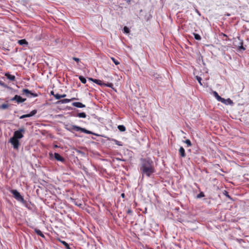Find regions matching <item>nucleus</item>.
Here are the masks:
<instances>
[{"label": "nucleus", "mask_w": 249, "mask_h": 249, "mask_svg": "<svg viewBox=\"0 0 249 249\" xmlns=\"http://www.w3.org/2000/svg\"><path fill=\"white\" fill-rule=\"evenodd\" d=\"M140 169L142 172V176L145 175L148 177H150L155 172V169L153 166V162L149 158L141 159Z\"/></svg>", "instance_id": "1"}, {"label": "nucleus", "mask_w": 249, "mask_h": 249, "mask_svg": "<svg viewBox=\"0 0 249 249\" xmlns=\"http://www.w3.org/2000/svg\"><path fill=\"white\" fill-rule=\"evenodd\" d=\"M10 192L13 195L14 197L17 201L21 202L24 205H26L27 203L26 201L24 199L23 197L17 190H11Z\"/></svg>", "instance_id": "2"}, {"label": "nucleus", "mask_w": 249, "mask_h": 249, "mask_svg": "<svg viewBox=\"0 0 249 249\" xmlns=\"http://www.w3.org/2000/svg\"><path fill=\"white\" fill-rule=\"evenodd\" d=\"M25 132V129L24 128H21L19 129L18 130H16L14 132L13 136L12 138H15L17 140H19L23 137V133Z\"/></svg>", "instance_id": "3"}, {"label": "nucleus", "mask_w": 249, "mask_h": 249, "mask_svg": "<svg viewBox=\"0 0 249 249\" xmlns=\"http://www.w3.org/2000/svg\"><path fill=\"white\" fill-rule=\"evenodd\" d=\"M9 142L11 143L13 148L16 150H18L19 147L20 146L19 141L18 140H17L15 138L11 137Z\"/></svg>", "instance_id": "4"}, {"label": "nucleus", "mask_w": 249, "mask_h": 249, "mask_svg": "<svg viewBox=\"0 0 249 249\" xmlns=\"http://www.w3.org/2000/svg\"><path fill=\"white\" fill-rule=\"evenodd\" d=\"M22 94H25L26 96L29 98L34 97H36L38 96V94L36 93L33 92L32 91L27 89H24L22 90Z\"/></svg>", "instance_id": "5"}, {"label": "nucleus", "mask_w": 249, "mask_h": 249, "mask_svg": "<svg viewBox=\"0 0 249 249\" xmlns=\"http://www.w3.org/2000/svg\"><path fill=\"white\" fill-rule=\"evenodd\" d=\"M65 128L71 132H73V130L76 131H80V127L75 125H65Z\"/></svg>", "instance_id": "6"}, {"label": "nucleus", "mask_w": 249, "mask_h": 249, "mask_svg": "<svg viewBox=\"0 0 249 249\" xmlns=\"http://www.w3.org/2000/svg\"><path fill=\"white\" fill-rule=\"evenodd\" d=\"M11 101H16L18 104L23 103L26 100V98H23L19 95H16L11 100Z\"/></svg>", "instance_id": "7"}, {"label": "nucleus", "mask_w": 249, "mask_h": 249, "mask_svg": "<svg viewBox=\"0 0 249 249\" xmlns=\"http://www.w3.org/2000/svg\"><path fill=\"white\" fill-rule=\"evenodd\" d=\"M54 158L56 160L61 161L62 162H64L65 161V159L57 153H54Z\"/></svg>", "instance_id": "8"}, {"label": "nucleus", "mask_w": 249, "mask_h": 249, "mask_svg": "<svg viewBox=\"0 0 249 249\" xmlns=\"http://www.w3.org/2000/svg\"><path fill=\"white\" fill-rule=\"evenodd\" d=\"M221 103H224L227 105H230L232 106L234 104L233 101L230 98H228L227 99L223 98V100L221 101Z\"/></svg>", "instance_id": "9"}, {"label": "nucleus", "mask_w": 249, "mask_h": 249, "mask_svg": "<svg viewBox=\"0 0 249 249\" xmlns=\"http://www.w3.org/2000/svg\"><path fill=\"white\" fill-rule=\"evenodd\" d=\"M75 99H76L75 98H72L71 99H62V100H60L58 101L57 102V103L59 104H66V103L70 102L71 101H72V100H75Z\"/></svg>", "instance_id": "10"}, {"label": "nucleus", "mask_w": 249, "mask_h": 249, "mask_svg": "<svg viewBox=\"0 0 249 249\" xmlns=\"http://www.w3.org/2000/svg\"><path fill=\"white\" fill-rule=\"evenodd\" d=\"M72 105L75 107L78 108H83L86 107L85 105L83 104L81 102H73L72 103Z\"/></svg>", "instance_id": "11"}, {"label": "nucleus", "mask_w": 249, "mask_h": 249, "mask_svg": "<svg viewBox=\"0 0 249 249\" xmlns=\"http://www.w3.org/2000/svg\"><path fill=\"white\" fill-rule=\"evenodd\" d=\"M178 152H179V155L182 158H184L186 156V153L185 152V150L183 147H182V146L180 147Z\"/></svg>", "instance_id": "12"}, {"label": "nucleus", "mask_w": 249, "mask_h": 249, "mask_svg": "<svg viewBox=\"0 0 249 249\" xmlns=\"http://www.w3.org/2000/svg\"><path fill=\"white\" fill-rule=\"evenodd\" d=\"M80 131H81L82 132L85 133L86 134H93V135H97V134L92 132L91 131L87 130L86 129H85L84 128L81 127H80Z\"/></svg>", "instance_id": "13"}, {"label": "nucleus", "mask_w": 249, "mask_h": 249, "mask_svg": "<svg viewBox=\"0 0 249 249\" xmlns=\"http://www.w3.org/2000/svg\"><path fill=\"white\" fill-rule=\"evenodd\" d=\"M5 76H6L7 79L9 80L14 81L15 80L16 77L14 75L10 74L9 73L7 72L5 74Z\"/></svg>", "instance_id": "14"}, {"label": "nucleus", "mask_w": 249, "mask_h": 249, "mask_svg": "<svg viewBox=\"0 0 249 249\" xmlns=\"http://www.w3.org/2000/svg\"><path fill=\"white\" fill-rule=\"evenodd\" d=\"M213 95L219 102H221V101L223 100V98L220 96L216 91H213Z\"/></svg>", "instance_id": "15"}, {"label": "nucleus", "mask_w": 249, "mask_h": 249, "mask_svg": "<svg viewBox=\"0 0 249 249\" xmlns=\"http://www.w3.org/2000/svg\"><path fill=\"white\" fill-rule=\"evenodd\" d=\"M73 116L82 118H85L87 117V115L85 112L78 113L76 115H73Z\"/></svg>", "instance_id": "16"}, {"label": "nucleus", "mask_w": 249, "mask_h": 249, "mask_svg": "<svg viewBox=\"0 0 249 249\" xmlns=\"http://www.w3.org/2000/svg\"><path fill=\"white\" fill-rule=\"evenodd\" d=\"M18 43L20 45L27 46L28 44V42L25 39H20L18 41Z\"/></svg>", "instance_id": "17"}, {"label": "nucleus", "mask_w": 249, "mask_h": 249, "mask_svg": "<svg viewBox=\"0 0 249 249\" xmlns=\"http://www.w3.org/2000/svg\"><path fill=\"white\" fill-rule=\"evenodd\" d=\"M35 232L38 235L42 237H45L44 235L42 233L41 231L39 230V229H37L36 228L35 229Z\"/></svg>", "instance_id": "18"}, {"label": "nucleus", "mask_w": 249, "mask_h": 249, "mask_svg": "<svg viewBox=\"0 0 249 249\" xmlns=\"http://www.w3.org/2000/svg\"><path fill=\"white\" fill-rule=\"evenodd\" d=\"M93 82L96 83V84L98 85H100V86H104V83L100 80H98V79H95V81H93Z\"/></svg>", "instance_id": "19"}, {"label": "nucleus", "mask_w": 249, "mask_h": 249, "mask_svg": "<svg viewBox=\"0 0 249 249\" xmlns=\"http://www.w3.org/2000/svg\"><path fill=\"white\" fill-rule=\"evenodd\" d=\"M60 242L65 246L66 249H71L69 245L65 241H60Z\"/></svg>", "instance_id": "20"}, {"label": "nucleus", "mask_w": 249, "mask_h": 249, "mask_svg": "<svg viewBox=\"0 0 249 249\" xmlns=\"http://www.w3.org/2000/svg\"><path fill=\"white\" fill-rule=\"evenodd\" d=\"M239 49L243 51L246 50V48L243 46V41L242 40H241L239 43Z\"/></svg>", "instance_id": "21"}, {"label": "nucleus", "mask_w": 249, "mask_h": 249, "mask_svg": "<svg viewBox=\"0 0 249 249\" xmlns=\"http://www.w3.org/2000/svg\"><path fill=\"white\" fill-rule=\"evenodd\" d=\"M118 128L121 132H124L126 130L125 127L124 125H118Z\"/></svg>", "instance_id": "22"}, {"label": "nucleus", "mask_w": 249, "mask_h": 249, "mask_svg": "<svg viewBox=\"0 0 249 249\" xmlns=\"http://www.w3.org/2000/svg\"><path fill=\"white\" fill-rule=\"evenodd\" d=\"M79 79L80 81L81 82V83H82L83 84L86 83L87 80H86V78L84 77H83V76H79Z\"/></svg>", "instance_id": "23"}, {"label": "nucleus", "mask_w": 249, "mask_h": 249, "mask_svg": "<svg viewBox=\"0 0 249 249\" xmlns=\"http://www.w3.org/2000/svg\"><path fill=\"white\" fill-rule=\"evenodd\" d=\"M194 38L197 40H200L201 39L200 36L196 33L193 34Z\"/></svg>", "instance_id": "24"}, {"label": "nucleus", "mask_w": 249, "mask_h": 249, "mask_svg": "<svg viewBox=\"0 0 249 249\" xmlns=\"http://www.w3.org/2000/svg\"><path fill=\"white\" fill-rule=\"evenodd\" d=\"M37 110L36 109H34L32 111H31L30 113H29L30 117H32L36 115L37 113Z\"/></svg>", "instance_id": "25"}, {"label": "nucleus", "mask_w": 249, "mask_h": 249, "mask_svg": "<svg viewBox=\"0 0 249 249\" xmlns=\"http://www.w3.org/2000/svg\"><path fill=\"white\" fill-rule=\"evenodd\" d=\"M123 31L124 33L125 34H128L130 32V30L127 26H124V27Z\"/></svg>", "instance_id": "26"}, {"label": "nucleus", "mask_w": 249, "mask_h": 249, "mask_svg": "<svg viewBox=\"0 0 249 249\" xmlns=\"http://www.w3.org/2000/svg\"><path fill=\"white\" fill-rule=\"evenodd\" d=\"M104 86L112 88L113 86V84L111 83H107V84L104 83Z\"/></svg>", "instance_id": "27"}, {"label": "nucleus", "mask_w": 249, "mask_h": 249, "mask_svg": "<svg viewBox=\"0 0 249 249\" xmlns=\"http://www.w3.org/2000/svg\"><path fill=\"white\" fill-rule=\"evenodd\" d=\"M184 142L187 144V145H188V146H191L192 145V143H191V142L190 141V140L189 139H187L185 141H184Z\"/></svg>", "instance_id": "28"}, {"label": "nucleus", "mask_w": 249, "mask_h": 249, "mask_svg": "<svg viewBox=\"0 0 249 249\" xmlns=\"http://www.w3.org/2000/svg\"><path fill=\"white\" fill-rule=\"evenodd\" d=\"M196 79L197 80V81L198 82V83H199V84L202 86V84L201 83V80H202V78H201V77L199 76H196Z\"/></svg>", "instance_id": "29"}, {"label": "nucleus", "mask_w": 249, "mask_h": 249, "mask_svg": "<svg viewBox=\"0 0 249 249\" xmlns=\"http://www.w3.org/2000/svg\"><path fill=\"white\" fill-rule=\"evenodd\" d=\"M113 141L115 142L116 144H117L118 145H119V146H122L123 145L122 142H121L120 141H117L116 140H115V139H113Z\"/></svg>", "instance_id": "30"}, {"label": "nucleus", "mask_w": 249, "mask_h": 249, "mask_svg": "<svg viewBox=\"0 0 249 249\" xmlns=\"http://www.w3.org/2000/svg\"><path fill=\"white\" fill-rule=\"evenodd\" d=\"M204 196H205V195H204V193H203V192H201L199 194H198V195H197V196H196V197H197V198H201V197H204Z\"/></svg>", "instance_id": "31"}, {"label": "nucleus", "mask_w": 249, "mask_h": 249, "mask_svg": "<svg viewBox=\"0 0 249 249\" xmlns=\"http://www.w3.org/2000/svg\"><path fill=\"white\" fill-rule=\"evenodd\" d=\"M8 107V105L7 104H3L0 107V108H2L3 109H6Z\"/></svg>", "instance_id": "32"}, {"label": "nucleus", "mask_w": 249, "mask_h": 249, "mask_svg": "<svg viewBox=\"0 0 249 249\" xmlns=\"http://www.w3.org/2000/svg\"><path fill=\"white\" fill-rule=\"evenodd\" d=\"M111 59L116 65H118L120 64V62L114 57H111Z\"/></svg>", "instance_id": "33"}, {"label": "nucleus", "mask_w": 249, "mask_h": 249, "mask_svg": "<svg viewBox=\"0 0 249 249\" xmlns=\"http://www.w3.org/2000/svg\"><path fill=\"white\" fill-rule=\"evenodd\" d=\"M0 85L1 86H2V87L5 88H8V86L1 81H0Z\"/></svg>", "instance_id": "34"}, {"label": "nucleus", "mask_w": 249, "mask_h": 249, "mask_svg": "<svg viewBox=\"0 0 249 249\" xmlns=\"http://www.w3.org/2000/svg\"><path fill=\"white\" fill-rule=\"evenodd\" d=\"M27 117H30L29 114H24L19 117V119H22Z\"/></svg>", "instance_id": "35"}, {"label": "nucleus", "mask_w": 249, "mask_h": 249, "mask_svg": "<svg viewBox=\"0 0 249 249\" xmlns=\"http://www.w3.org/2000/svg\"><path fill=\"white\" fill-rule=\"evenodd\" d=\"M224 195L225 196H226L227 197H228L229 198L231 199V196L228 194V192L226 191H225L223 193Z\"/></svg>", "instance_id": "36"}, {"label": "nucleus", "mask_w": 249, "mask_h": 249, "mask_svg": "<svg viewBox=\"0 0 249 249\" xmlns=\"http://www.w3.org/2000/svg\"><path fill=\"white\" fill-rule=\"evenodd\" d=\"M54 97L56 99H61L60 95L58 93L55 94V95H54Z\"/></svg>", "instance_id": "37"}, {"label": "nucleus", "mask_w": 249, "mask_h": 249, "mask_svg": "<svg viewBox=\"0 0 249 249\" xmlns=\"http://www.w3.org/2000/svg\"><path fill=\"white\" fill-rule=\"evenodd\" d=\"M72 59L74 60V61H75L77 62H78L80 61V59L78 58H77V57H73L72 58Z\"/></svg>", "instance_id": "38"}, {"label": "nucleus", "mask_w": 249, "mask_h": 249, "mask_svg": "<svg viewBox=\"0 0 249 249\" xmlns=\"http://www.w3.org/2000/svg\"><path fill=\"white\" fill-rule=\"evenodd\" d=\"M127 213L128 214H131L132 213V211L130 209H128L127 211Z\"/></svg>", "instance_id": "39"}, {"label": "nucleus", "mask_w": 249, "mask_h": 249, "mask_svg": "<svg viewBox=\"0 0 249 249\" xmlns=\"http://www.w3.org/2000/svg\"><path fill=\"white\" fill-rule=\"evenodd\" d=\"M78 152L82 156H84L85 155L84 152H83L82 151H81L79 150V151H78Z\"/></svg>", "instance_id": "40"}, {"label": "nucleus", "mask_w": 249, "mask_h": 249, "mask_svg": "<svg viewBox=\"0 0 249 249\" xmlns=\"http://www.w3.org/2000/svg\"><path fill=\"white\" fill-rule=\"evenodd\" d=\"M196 13L199 16H201V14L200 13V12L197 10V9H196Z\"/></svg>", "instance_id": "41"}, {"label": "nucleus", "mask_w": 249, "mask_h": 249, "mask_svg": "<svg viewBox=\"0 0 249 249\" xmlns=\"http://www.w3.org/2000/svg\"><path fill=\"white\" fill-rule=\"evenodd\" d=\"M88 79H89V81H91L93 82V81H95V79H93V78H90H90H88Z\"/></svg>", "instance_id": "42"}, {"label": "nucleus", "mask_w": 249, "mask_h": 249, "mask_svg": "<svg viewBox=\"0 0 249 249\" xmlns=\"http://www.w3.org/2000/svg\"><path fill=\"white\" fill-rule=\"evenodd\" d=\"M60 96H61V98H64V97H65L66 96V94H63L62 95H60Z\"/></svg>", "instance_id": "43"}, {"label": "nucleus", "mask_w": 249, "mask_h": 249, "mask_svg": "<svg viewBox=\"0 0 249 249\" xmlns=\"http://www.w3.org/2000/svg\"><path fill=\"white\" fill-rule=\"evenodd\" d=\"M221 36H223L224 37H228V36L226 35H225V34H223V33L221 34Z\"/></svg>", "instance_id": "44"}, {"label": "nucleus", "mask_w": 249, "mask_h": 249, "mask_svg": "<svg viewBox=\"0 0 249 249\" xmlns=\"http://www.w3.org/2000/svg\"><path fill=\"white\" fill-rule=\"evenodd\" d=\"M121 196L123 197V198H124L125 197V195L124 193H123L121 194Z\"/></svg>", "instance_id": "45"}, {"label": "nucleus", "mask_w": 249, "mask_h": 249, "mask_svg": "<svg viewBox=\"0 0 249 249\" xmlns=\"http://www.w3.org/2000/svg\"><path fill=\"white\" fill-rule=\"evenodd\" d=\"M51 94L52 95H53V96H54V95H55V94L54 93L53 91H51Z\"/></svg>", "instance_id": "46"}, {"label": "nucleus", "mask_w": 249, "mask_h": 249, "mask_svg": "<svg viewBox=\"0 0 249 249\" xmlns=\"http://www.w3.org/2000/svg\"><path fill=\"white\" fill-rule=\"evenodd\" d=\"M49 155L51 157H52L53 156V154L52 153H50L49 154Z\"/></svg>", "instance_id": "47"}, {"label": "nucleus", "mask_w": 249, "mask_h": 249, "mask_svg": "<svg viewBox=\"0 0 249 249\" xmlns=\"http://www.w3.org/2000/svg\"><path fill=\"white\" fill-rule=\"evenodd\" d=\"M76 204V205H77V206H80V205H81V204H80V205H78L77 204Z\"/></svg>", "instance_id": "48"}]
</instances>
